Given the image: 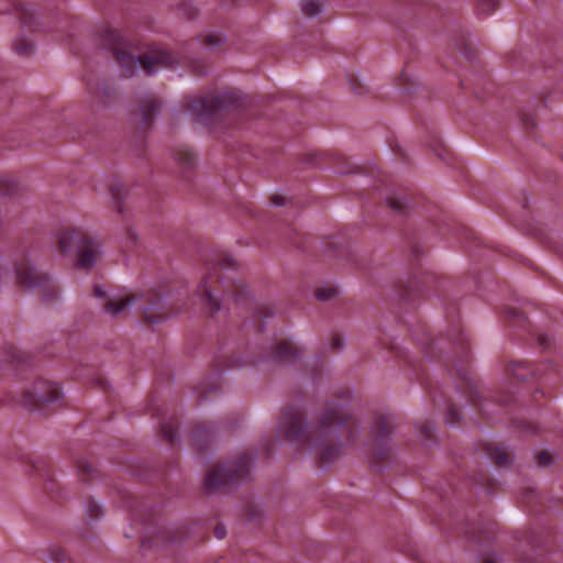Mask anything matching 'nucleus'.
Returning a JSON list of instances; mask_svg holds the SVG:
<instances>
[{"mask_svg": "<svg viewBox=\"0 0 563 563\" xmlns=\"http://www.w3.org/2000/svg\"><path fill=\"white\" fill-rule=\"evenodd\" d=\"M276 434L280 441L329 463L357 439L360 424L349 405L331 400L316 412L312 422L303 419L299 408H287L278 419Z\"/></svg>", "mask_w": 563, "mask_h": 563, "instance_id": "nucleus-1", "label": "nucleus"}, {"mask_svg": "<svg viewBox=\"0 0 563 563\" xmlns=\"http://www.w3.org/2000/svg\"><path fill=\"white\" fill-rule=\"evenodd\" d=\"M238 267L239 263L233 256L223 251L213 254L207 262L206 272L197 286L196 294L211 312L220 310L221 300L233 297L236 302H240L249 298L244 287H240L234 296L227 289L229 284L234 283L233 273Z\"/></svg>", "mask_w": 563, "mask_h": 563, "instance_id": "nucleus-2", "label": "nucleus"}, {"mask_svg": "<svg viewBox=\"0 0 563 563\" xmlns=\"http://www.w3.org/2000/svg\"><path fill=\"white\" fill-rule=\"evenodd\" d=\"M109 45L121 66L122 75L125 77H132L140 70L146 75H152L175 62V58L168 52L162 49H152L143 55L136 54V47L114 32L109 34Z\"/></svg>", "mask_w": 563, "mask_h": 563, "instance_id": "nucleus-3", "label": "nucleus"}, {"mask_svg": "<svg viewBox=\"0 0 563 563\" xmlns=\"http://www.w3.org/2000/svg\"><path fill=\"white\" fill-rule=\"evenodd\" d=\"M242 98L235 92L222 91L186 101V111L202 125H211L222 119L223 114L238 109Z\"/></svg>", "mask_w": 563, "mask_h": 563, "instance_id": "nucleus-4", "label": "nucleus"}, {"mask_svg": "<svg viewBox=\"0 0 563 563\" xmlns=\"http://www.w3.org/2000/svg\"><path fill=\"white\" fill-rule=\"evenodd\" d=\"M58 246L63 253L76 246V266L85 271L91 269L102 253L101 244L95 236L70 230L58 232Z\"/></svg>", "mask_w": 563, "mask_h": 563, "instance_id": "nucleus-5", "label": "nucleus"}, {"mask_svg": "<svg viewBox=\"0 0 563 563\" xmlns=\"http://www.w3.org/2000/svg\"><path fill=\"white\" fill-rule=\"evenodd\" d=\"M253 467V457L242 455L229 465L212 467L206 475L205 487L210 494L225 490L239 481L250 477Z\"/></svg>", "mask_w": 563, "mask_h": 563, "instance_id": "nucleus-6", "label": "nucleus"}, {"mask_svg": "<svg viewBox=\"0 0 563 563\" xmlns=\"http://www.w3.org/2000/svg\"><path fill=\"white\" fill-rule=\"evenodd\" d=\"M63 399L60 386L47 378H36L29 384L22 394V404L31 410H40L44 405Z\"/></svg>", "mask_w": 563, "mask_h": 563, "instance_id": "nucleus-7", "label": "nucleus"}, {"mask_svg": "<svg viewBox=\"0 0 563 563\" xmlns=\"http://www.w3.org/2000/svg\"><path fill=\"white\" fill-rule=\"evenodd\" d=\"M15 274L18 280L27 289L33 290L38 288L44 296H47L55 290L52 279L48 276L38 273L26 255H23L16 261Z\"/></svg>", "mask_w": 563, "mask_h": 563, "instance_id": "nucleus-8", "label": "nucleus"}, {"mask_svg": "<svg viewBox=\"0 0 563 563\" xmlns=\"http://www.w3.org/2000/svg\"><path fill=\"white\" fill-rule=\"evenodd\" d=\"M393 429V424L387 418L378 419L372 428V434L374 437L373 445L377 446V450H374V455L378 459L387 456L388 452L391 451L389 437Z\"/></svg>", "mask_w": 563, "mask_h": 563, "instance_id": "nucleus-9", "label": "nucleus"}, {"mask_svg": "<svg viewBox=\"0 0 563 563\" xmlns=\"http://www.w3.org/2000/svg\"><path fill=\"white\" fill-rule=\"evenodd\" d=\"M136 302L133 296H124L110 299L104 306V312L112 317H120L130 313L132 306Z\"/></svg>", "mask_w": 563, "mask_h": 563, "instance_id": "nucleus-10", "label": "nucleus"}, {"mask_svg": "<svg viewBox=\"0 0 563 563\" xmlns=\"http://www.w3.org/2000/svg\"><path fill=\"white\" fill-rule=\"evenodd\" d=\"M164 309V300L162 298H156L151 305L142 306L143 313L151 323H157L168 317Z\"/></svg>", "mask_w": 563, "mask_h": 563, "instance_id": "nucleus-11", "label": "nucleus"}, {"mask_svg": "<svg viewBox=\"0 0 563 563\" xmlns=\"http://www.w3.org/2000/svg\"><path fill=\"white\" fill-rule=\"evenodd\" d=\"M225 41L222 33L219 32H203L198 36V44L205 51H213L220 47Z\"/></svg>", "mask_w": 563, "mask_h": 563, "instance_id": "nucleus-12", "label": "nucleus"}, {"mask_svg": "<svg viewBox=\"0 0 563 563\" xmlns=\"http://www.w3.org/2000/svg\"><path fill=\"white\" fill-rule=\"evenodd\" d=\"M300 8L306 15L317 18L323 12L324 0H302Z\"/></svg>", "mask_w": 563, "mask_h": 563, "instance_id": "nucleus-13", "label": "nucleus"}, {"mask_svg": "<svg viewBox=\"0 0 563 563\" xmlns=\"http://www.w3.org/2000/svg\"><path fill=\"white\" fill-rule=\"evenodd\" d=\"M500 0H476L475 13L479 18L493 14Z\"/></svg>", "mask_w": 563, "mask_h": 563, "instance_id": "nucleus-14", "label": "nucleus"}, {"mask_svg": "<svg viewBox=\"0 0 563 563\" xmlns=\"http://www.w3.org/2000/svg\"><path fill=\"white\" fill-rule=\"evenodd\" d=\"M298 354L296 352L295 346H292L288 342L279 343L276 349V358L278 361H287L290 362L295 357H297Z\"/></svg>", "mask_w": 563, "mask_h": 563, "instance_id": "nucleus-15", "label": "nucleus"}, {"mask_svg": "<svg viewBox=\"0 0 563 563\" xmlns=\"http://www.w3.org/2000/svg\"><path fill=\"white\" fill-rule=\"evenodd\" d=\"M13 49L19 55H27L33 51V43L20 36L14 41Z\"/></svg>", "mask_w": 563, "mask_h": 563, "instance_id": "nucleus-16", "label": "nucleus"}, {"mask_svg": "<svg viewBox=\"0 0 563 563\" xmlns=\"http://www.w3.org/2000/svg\"><path fill=\"white\" fill-rule=\"evenodd\" d=\"M141 111L144 118V121H150L156 113L159 111V104L155 100H148L145 104L141 106Z\"/></svg>", "mask_w": 563, "mask_h": 563, "instance_id": "nucleus-17", "label": "nucleus"}, {"mask_svg": "<svg viewBox=\"0 0 563 563\" xmlns=\"http://www.w3.org/2000/svg\"><path fill=\"white\" fill-rule=\"evenodd\" d=\"M418 432L421 441L431 440L434 433V426L431 422H424L419 427Z\"/></svg>", "mask_w": 563, "mask_h": 563, "instance_id": "nucleus-18", "label": "nucleus"}, {"mask_svg": "<svg viewBox=\"0 0 563 563\" xmlns=\"http://www.w3.org/2000/svg\"><path fill=\"white\" fill-rule=\"evenodd\" d=\"M335 295V289L333 287H321L316 290V297L319 300H328Z\"/></svg>", "mask_w": 563, "mask_h": 563, "instance_id": "nucleus-19", "label": "nucleus"}, {"mask_svg": "<svg viewBox=\"0 0 563 563\" xmlns=\"http://www.w3.org/2000/svg\"><path fill=\"white\" fill-rule=\"evenodd\" d=\"M87 512L90 518H98L102 514L101 506L93 500H90L87 505Z\"/></svg>", "mask_w": 563, "mask_h": 563, "instance_id": "nucleus-20", "label": "nucleus"}, {"mask_svg": "<svg viewBox=\"0 0 563 563\" xmlns=\"http://www.w3.org/2000/svg\"><path fill=\"white\" fill-rule=\"evenodd\" d=\"M176 159L184 165H189L194 159V154L188 150H180L176 155Z\"/></svg>", "mask_w": 563, "mask_h": 563, "instance_id": "nucleus-21", "label": "nucleus"}, {"mask_svg": "<svg viewBox=\"0 0 563 563\" xmlns=\"http://www.w3.org/2000/svg\"><path fill=\"white\" fill-rule=\"evenodd\" d=\"M493 456H494L496 463L499 464V465H506L509 462V454H508V452L506 450L497 449L494 452Z\"/></svg>", "mask_w": 563, "mask_h": 563, "instance_id": "nucleus-22", "label": "nucleus"}, {"mask_svg": "<svg viewBox=\"0 0 563 563\" xmlns=\"http://www.w3.org/2000/svg\"><path fill=\"white\" fill-rule=\"evenodd\" d=\"M461 420V411L456 408H451L446 417V423L450 426L456 424Z\"/></svg>", "mask_w": 563, "mask_h": 563, "instance_id": "nucleus-23", "label": "nucleus"}, {"mask_svg": "<svg viewBox=\"0 0 563 563\" xmlns=\"http://www.w3.org/2000/svg\"><path fill=\"white\" fill-rule=\"evenodd\" d=\"M523 368V365L520 363L514 364L511 371L512 374L520 380L527 379L528 375L522 373L521 369Z\"/></svg>", "mask_w": 563, "mask_h": 563, "instance_id": "nucleus-24", "label": "nucleus"}, {"mask_svg": "<svg viewBox=\"0 0 563 563\" xmlns=\"http://www.w3.org/2000/svg\"><path fill=\"white\" fill-rule=\"evenodd\" d=\"M374 450H377V446L376 445H372L371 448V454H372V464L374 465V467H377V464L376 462H379V461H384V460H387L391 453V451L388 452L387 456L383 457V459H378L377 456L374 455Z\"/></svg>", "mask_w": 563, "mask_h": 563, "instance_id": "nucleus-25", "label": "nucleus"}, {"mask_svg": "<svg viewBox=\"0 0 563 563\" xmlns=\"http://www.w3.org/2000/svg\"><path fill=\"white\" fill-rule=\"evenodd\" d=\"M538 461L541 465H547L551 462V456L547 452H540L538 454Z\"/></svg>", "mask_w": 563, "mask_h": 563, "instance_id": "nucleus-26", "label": "nucleus"}, {"mask_svg": "<svg viewBox=\"0 0 563 563\" xmlns=\"http://www.w3.org/2000/svg\"><path fill=\"white\" fill-rule=\"evenodd\" d=\"M387 203L394 210L399 211L401 209V203L399 201H396L395 199L388 198Z\"/></svg>", "mask_w": 563, "mask_h": 563, "instance_id": "nucleus-27", "label": "nucleus"}, {"mask_svg": "<svg viewBox=\"0 0 563 563\" xmlns=\"http://www.w3.org/2000/svg\"><path fill=\"white\" fill-rule=\"evenodd\" d=\"M272 202L275 206H283L285 203V198L279 195H275L272 197Z\"/></svg>", "mask_w": 563, "mask_h": 563, "instance_id": "nucleus-28", "label": "nucleus"}, {"mask_svg": "<svg viewBox=\"0 0 563 563\" xmlns=\"http://www.w3.org/2000/svg\"><path fill=\"white\" fill-rule=\"evenodd\" d=\"M95 295L103 298L106 296V291L100 286H95Z\"/></svg>", "mask_w": 563, "mask_h": 563, "instance_id": "nucleus-29", "label": "nucleus"}, {"mask_svg": "<svg viewBox=\"0 0 563 563\" xmlns=\"http://www.w3.org/2000/svg\"><path fill=\"white\" fill-rule=\"evenodd\" d=\"M332 343L335 349H340L342 346V341L339 336H335Z\"/></svg>", "mask_w": 563, "mask_h": 563, "instance_id": "nucleus-30", "label": "nucleus"}, {"mask_svg": "<svg viewBox=\"0 0 563 563\" xmlns=\"http://www.w3.org/2000/svg\"><path fill=\"white\" fill-rule=\"evenodd\" d=\"M484 563H498V559L489 555L484 559Z\"/></svg>", "mask_w": 563, "mask_h": 563, "instance_id": "nucleus-31", "label": "nucleus"}, {"mask_svg": "<svg viewBox=\"0 0 563 563\" xmlns=\"http://www.w3.org/2000/svg\"><path fill=\"white\" fill-rule=\"evenodd\" d=\"M164 435L169 440V441H173L174 439V434L172 431L169 430H164Z\"/></svg>", "mask_w": 563, "mask_h": 563, "instance_id": "nucleus-32", "label": "nucleus"}, {"mask_svg": "<svg viewBox=\"0 0 563 563\" xmlns=\"http://www.w3.org/2000/svg\"><path fill=\"white\" fill-rule=\"evenodd\" d=\"M192 71H194L195 75L203 74V70L200 69L198 66H195V65L192 66Z\"/></svg>", "mask_w": 563, "mask_h": 563, "instance_id": "nucleus-33", "label": "nucleus"}, {"mask_svg": "<svg viewBox=\"0 0 563 563\" xmlns=\"http://www.w3.org/2000/svg\"><path fill=\"white\" fill-rule=\"evenodd\" d=\"M108 93V89L107 88H99L98 89V95L101 96V95H107Z\"/></svg>", "mask_w": 563, "mask_h": 563, "instance_id": "nucleus-34", "label": "nucleus"}, {"mask_svg": "<svg viewBox=\"0 0 563 563\" xmlns=\"http://www.w3.org/2000/svg\"><path fill=\"white\" fill-rule=\"evenodd\" d=\"M216 533H217V537H218V538H222V537H223V531H222V529H219V528H218V529L216 530Z\"/></svg>", "mask_w": 563, "mask_h": 563, "instance_id": "nucleus-35", "label": "nucleus"}]
</instances>
